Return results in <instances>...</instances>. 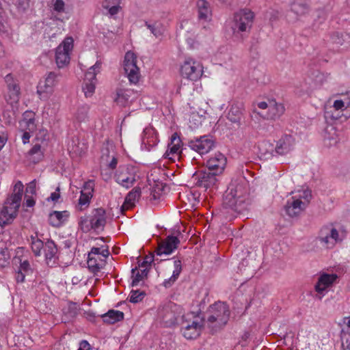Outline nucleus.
Here are the masks:
<instances>
[{
  "mask_svg": "<svg viewBox=\"0 0 350 350\" xmlns=\"http://www.w3.org/2000/svg\"><path fill=\"white\" fill-rule=\"evenodd\" d=\"M24 186L21 181L16 183L14 193L8 198L0 212V226L3 227L10 224L16 217L23 193Z\"/></svg>",
  "mask_w": 350,
  "mask_h": 350,
  "instance_id": "obj_1",
  "label": "nucleus"
},
{
  "mask_svg": "<svg viewBox=\"0 0 350 350\" xmlns=\"http://www.w3.org/2000/svg\"><path fill=\"white\" fill-rule=\"evenodd\" d=\"M230 312L227 304L218 301L210 306L206 312L207 322L213 334L225 326L230 317Z\"/></svg>",
  "mask_w": 350,
  "mask_h": 350,
  "instance_id": "obj_2",
  "label": "nucleus"
},
{
  "mask_svg": "<svg viewBox=\"0 0 350 350\" xmlns=\"http://www.w3.org/2000/svg\"><path fill=\"white\" fill-rule=\"evenodd\" d=\"M244 189L240 184H230L223 198V206L241 213L245 209Z\"/></svg>",
  "mask_w": 350,
  "mask_h": 350,
  "instance_id": "obj_3",
  "label": "nucleus"
},
{
  "mask_svg": "<svg viewBox=\"0 0 350 350\" xmlns=\"http://www.w3.org/2000/svg\"><path fill=\"white\" fill-rule=\"evenodd\" d=\"M295 138L291 135L285 134L276 142L275 146L269 142L264 141L259 146L260 153L264 156L285 155L290 152L294 146Z\"/></svg>",
  "mask_w": 350,
  "mask_h": 350,
  "instance_id": "obj_4",
  "label": "nucleus"
},
{
  "mask_svg": "<svg viewBox=\"0 0 350 350\" xmlns=\"http://www.w3.org/2000/svg\"><path fill=\"white\" fill-rule=\"evenodd\" d=\"M254 13L249 10H241L234 15L231 29L234 35L247 31L252 27Z\"/></svg>",
  "mask_w": 350,
  "mask_h": 350,
  "instance_id": "obj_5",
  "label": "nucleus"
},
{
  "mask_svg": "<svg viewBox=\"0 0 350 350\" xmlns=\"http://www.w3.org/2000/svg\"><path fill=\"white\" fill-rule=\"evenodd\" d=\"M202 64L191 58L187 59L180 67L182 77L191 81H196L202 75Z\"/></svg>",
  "mask_w": 350,
  "mask_h": 350,
  "instance_id": "obj_6",
  "label": "nucleus"
},
{
  "mask_svg": "<svg viewBox=\"0 0 350 350\" xmlns=\"http://www.w3.org/2000/svg\"><path fill=\"white\" fill-rule=\"evenodd\" d=\"M188 146L200 154H204L215 146V140L212 135H205L189 140Z\"/></svg>",
  "mask_w": 350,
  "mask_h": 350,
  "instance_id": "obj_7",
  "label": "nucleus"
},
{
  "mask_svg": "<svg viewBox=\"0 0 350 350\" xmlns=\"http://www.w3.org/2000/svg\"><path fill=\"white\" fill-rule=\"evenodd\" d=\"M217 172L202 170L195 172L191 178L197 187L207 190L217 185L218 181L217 178Z\"/></svg>",
  "mask_w": 350,
  "mask_h": 350,
  "instance_id": "obj_8",
  "label": "nucleus"
},
{
  "mask_svg": "<svg viewBox=\"0 0 350 350\" xmlns=\"http://www.w3.org/2000/svg\"><path fill=\"white\" fill-rule=\"evenodd\" d=\"M124 70L131 83L136 84L139 79V68L137 66V56L131 51L124 55Z\"/></svg>",
  "mask_w": 350,
  "mask_h": 350,
  "instance_id": "obj_9",
  "label": "nucleus"
},
{
  "mask_svg": "<svg viewBox=\"0 0 350 350\" xmlns=\"http://www.w3.org/2000/svg\"><path fill=\"white\" fill-rule=\"evenodd\" d=\"M133 170V168L128 165L120 166L115 174L116 181L126 189L131 187L136 181Z\"/></svg>",
  "mask_w": 350,
  "mask_h": 350,
  "instance_id": "obj_10",
  "label": "nucleus"
},
{
  "mask_svg": "<svg viewBox=\"0 0 350 350\" xmlns=\"http://www.w3.org/2000/svg\"><path fill=\"white\" fill-rule=\"evenodd\" d=\"M56 75L51 72L44 81H40L37 86V93L40 98L46 100L53 92V87L55 84Z\"/></svg>",
  "mask_w": 350,
  "mask_h": 350,
  "instance_id": "obj_11",
  "label": "nucleus"
},
{
  "mask_svg": "<svg viewBox=\"0 0 350 350\" xmlns=\"http://www.w3.org/2000/svg\"><path fill=\"white\" fill-rule=\"evenodd\" d=\"M180 241L174 235H168L163 241H161L154 252L157 256L163 254L169 255L177 249Z\"/></svg>",
  "mask_w": 350,
  "mask_h": 350,
  "instance_id": "obj_12",
  "label": "nucleus"
},
{
  "mask_svg": "<svg viewBox=\"0 0 350 350\" xmlns=\"http://www.w3.org/2000/svg\"><path fill=\"white\" fill-rule=\"evenodd\" d=\"M306 208V202L301 201L299 198H297L296 196H293L288 200L284 206L286 214L290 217L299 216Z\"/></svg>",
  "mask_w": 350,
  "mask_h": 350,
  "instance_id": "obj_13",
  "label": "nucleus"
},
{
  "mask_svg": "<svg viewBox=\"0 0 350 350\" xmlns=\"http://www.w3.org/2000/svg\"><path fill=\"white\" fill-rule=\"evenodd\" d=\"M138 91L131 89L118 88L116 90L115 101L122 107H126L137 98Z\"/></svg>",
  "mask_w": 350,
  "mask_h": 350,
  "instance_id": "obj_14",
  "label": "nucleus"
},
{
  "mask_svg": "<svg viewBox=\"0 0 350 350\" xmlns=\"http://www.w3.org/2000/svg\"><path fill=\"white\" fill-rule=\"evenodd\" d=\"M319 240L325 243L327 247H332L338 239V232L334 228L323 227L320 231Z\"/></svg>",
  "mask_w": 350,
  "mask_h": 350,
  "instance_id": "obj_15",
  "label": "nucleus"
},
{
  "mask_svg": "<svg viewBox=\"0 0 350 350\" xmlns=\"http://www.w3.org/2000/svg\"><path fill=\"white\" fill-rule=\"evenodd\" d=\"M244 105L242 102L233 103L228 112L227 118L238 127L241 125V121L243 116Z\"/></svg>",
  "mask_w": 350,
  "mask_h": 350,
  "instance_id": "obj_16",
  "label": "nucleus"
},
{
  "mask_svg": "<svg viewBox=\"0 0 350 350\" xmlns=\"http://www.w3.org/2000/svg\"><path fill=\"white\" fill-rule=\"evenodd\" d=\"M226 164V157L223 154L218 152L206 161L207 170L217 172L219 175L223 172Z\"/></svg>",
  "mask_w": 350,
  "mask_h": 350,
  "instance_id": "obj_17",
  "label": "nucleus"
},
{
  "mask_svg": "<svg viewBox=\"0 0 350 350\" xmlns=\"http://www.w3.org/2000/svg\"><path fill=\"white\" fill-rule=\"evenodd\" d=\"M44 252L47 265L50 267L54 266L57 263L58 257L57 256V247L53 240L48 239L44 243Z\"/></svg>",
  "mask_w": 350,
  "mask_h": 350,
  "instance_id": "obj_18",
  "label": "nucleus"
},
{
  "mask_svg": "<svg viewBox=\"0 0 350 350\" xmlns=\"http://www.w3.org/2000/svg\"><path fill=\"white\" fill-rule=\"evenodd\" d=\"M91 220L94 230H100L103 231L107 223L105 210L103 208L94 209Z\"/></svg>",
  "mask_w": 350,
  "mask_h": 350,
  "instance_id": "obj_19",
  "label": "nucleus"
},
{
  "mask_svg": "<svg viewBox=\"0 0 350 350\" xmlns=\"http://www.w3.org/2000/svg\"><path fill=\"white\" fill-rule=\"evenodd\" d=\"M181 139L178 135L177 133H174L171 137V143L168 145V148L165 152L164 156L165 158L172 159L170 155H176L177 157L180 156L183 151L185 150L186 148H182L180 150V144Z\"/></svg>",
  "mask_w": 350,
  "mask_h": 350,
  "instance_id": "obj_20",
  "label": "nucleus"
},
{
  "mask_svg": "<svg viewBox=\"0 0 350 350\" xmlns=\"http://www.w3.org/2000/svg\"><path fill=\"white\" fill-rule=\"evenodd\" d=\"M337 278L338 276L336 274L323 273L319 278L318 282L315 284L316 291L319 294L323 295V292L330 286Z\"/></svg>",
  "mask_w": 350,
  "mask_h": 350,
  "instance_id": "obj_21",
  "label": "nucleus"
},
{
  "mask_svg": "<svg viewBox=\"0 0 350 350\" xmlns=\"http://www.w3.org/2000/svg\"><path fill=\"white\" fill-rule=\"evenodd\" d=\"M69 215V212L67 211H54L49 214V223L53 227H59L64 221L67 220Z\"/></svg>",
  "mask_w": 350,
  "mask_h": 350,
  "instance_id": "obj_22",
  "label": "nucleus"
},
{
  "mask_svg": "<svg viewBox=\"0 0 350 350\" xmlns=\"http://www.w3.org/2000/svg\"><path fill=\"white\" fill-rule=\"evenodd\" d=\"M196 7L198 9V18L205 21L210 20L212 15L210 3L206 0H198Z\"/></svg>",
  "mask_w": 350,
  "mask_h": 350,
  "instance_id": "obj_23",
  "label": "nucleus"
},
{
  "mask_svg": "<svg viewBox=\"0 0 350 350\" xmlns=\"http://www.w3.org/2000/svg\"><path fill=\"white\" fill-rule=\"evenodd\" d=\"M183 335L187 339H195L200 334L201 326L196 321H193L191 324H187L183 327Z\"/></svg>",
  "mask_w": 350,
  "mask_h": 350,
  "instance_id": "obj_24",
  "label": "nucleus"
},
{
  "mask_svg": "<svg viewBox=\"0 0 350 350\" xmlns=\"http://www.w3.org/2000/svg\"><path fill=\"white\" fill-rule=\"evenodd\" d=\"M105 262V260L100 258L98 256L97 257L96 256H88V267L94 275H97L100 269L104 267Z\"/></svg>",
  "mask_w": 350,
  "mask_h": 350,
  "instance_id": "obj_25",
  "label": "nucleus"
},
{
  "mask_svg": "<svg viewBox=\"0 0 350 350\" xmlns=\"http://www.w3.org/2000/svg\"><path fill=\"white\" fill-rule=\"evenodd\" d=\"M124 314L122 312L115 310H109L107 312L100 315L104 323L114 324L124 319Z\"/></svg>",
  "mask_w": 350,
  "mask_h": 350,
  "instance_id": "obj_26",
  "label": "nucleus"
},
{
  "mask_svg": "<svg viewBox=\"0 0 350 350\" xmlns=\"http://www.w3.org/2000/svg\"><path fill=\"white\" fill-rule=\"evenodd\" d=\"M291 10L297 16H303L309 12V6L306 0H293Z\"/></svg>",
  "mask_w": 350,
  "mask_h": 350,
  "instance_id": "obj_27",
  "label": "nucleus"
},
{
  "mask_svg": "<svg viewBox=\"0 0 350 350\" xmlns=\"http://www.w3.org/2000/svg\"><path fill=\"white\" fill-rule=\"evenodd\" d=\"M142 137L143 144L153 147L157 145L158 139L155 133V131L152 127H146L143 132Z\"/></svg>",
  "mask_w": 350,
  "mask_h": 350,
  "instance_id": "obj_28",
  "label": "nucleus"
},
{
  "mask_svg": "<svg viewBox=\"0 0 350 350\" xmlns=\"http://www.w3.org/2000/svg\"><path fill=\"white\" fill-rule=\"evenodd\" d=\"M79 311V307L77 303L69 302L68 306L63 309V314L66 321H70L76 317Z\"/></svg>",
  "mask_w": 350,
  "mask_h": 350,
  "instance_id": "obj_29",
  "label": "nucleus"
},
{
  "mask_svg": "<svg viewBox=\"0 0 350 350\" xmlns=\"http://www.w3.org/2000/svg\"><path fill=\"white\" fill-rule=\"evenodd\" d=\"M141 188L139 187H134L126 196L124 204L128 207H133L135 201L140 197Z\"/></svg>",
  "mask_w": 350,
  "mask_h": 350,
  "instance_id": "obj_30",
  "label": "nucleus"
},
{
  "mask_svg": "<svg viewBox=\"0 0 350 350\" xmlns=\"http://www.w3.org/2000/svg\"><path fill=\"white\" fill-rule=\"evenodd\" d=\"M55 60L59 68H62L69 63V53L61 51V48H57Z\"/></svg>",
  "mask_w": 350,
  "mask_h": 350,
  "instance_id": "obj_31",
  "label": "nucleus"
},
{
  "mask_svg": "<svg viewBox=\"0 0 350 350\" xmlns=\"http://www.w3.org/2000/svg\"><path fill=\"white\" fill-rule=\"evenodd\" d=\"M145 25L156 38H159L163 35L165 28L163 24L160 22L157 21L153 23L146 22Z\"/></svg>",
  "mask_w": 350,
  "mask_h": 350,
  "instance_id": "obj_32",
  "label": "nucleus"
},
{
  "mask_svg": "<svg viewBox=\"0 0 350 350\" xmlns=\"http://www.w3.org/2000/svg\"><path fill=\"white\" fill-rule=\"evenodd\" d=\"M269 111L272 118H278L284 113L285 108L283 104L274 103H270Z\"/></svg>",
  "mask_w": 350,
  "mask_h": 350,
  "instance_id": "obj_33",
  "label": "nucleus"
},
{
  "mask_svg": "<svg viewBox=\"0 0 350 350\" xmlns=\"http://www.w3.org/2000/svg\"><path fill=\"white\" fill-rule=\"evenodd\" d=\"M29 154L31 157V160L34 163H38L42 159L43 152L41 150V146L38 144H35L29 151Z\"/></svg>",
  "mask_w": 350,
  "mask_h": 350,
  "instance_id": "obj_34",
  "label": "nucleus"
},
{
  "mask_svg": "<svg viewBox=\"0 0 350 350\" xmlns=\"http://www.w3.org/2000/svg\"><path fill=\"white\" fill-rule=\"evenodd\" d=\"M79 228L83 232H88L93 230L91 218L88 219V217H81L79 222Z\"/></svg>",
  "mask_w": 350,
  "mask_h": 350,
  "instance_id": "obj_35",
  "label": "nucleus"
},
{
  "mask_svg": "<svg viewBox=\"0 0 350 350\" xmlns=\"http://www.w3.org/2000/svg\"><path fill=\"white\" fill-rule=\"evenodd\" d=\"M10 253L7 247H0V267H5L9 264Z\"/></svg>",
  "mask_w": 350,
  "mask_h": 350,
  "instance_id": "obj_36",
  "label": "nucleus"
},
{
  "mask_svg": "<svg viewBox=\"0 0 350 350\" xmlns=\"http://www.w3.org/2000/svg\"><path fill=\"white\" fill-rule=\"evenodd\" d=\"M145 295L146 293L144 291H140L139 290H132L131 291L129 301L133 304L140 302L144 298Z\"/></svg>",
  "mask_w": 350,
  "mask_h": 350,
  "instance_id": "obj_37",
  "label": "nucleus"
},
{
  "mask_svg": "<svg viewBox=\"0 0 350 350\" xmlns=\"http://www.w3.org/2000/svg\"><path fill=\"white\" fill-rule=\"evenodd\" d=\"M44 247V242L37 239L36 241L31 242V250L36 256H40L41 255V251Z\"/></svg>",
  "mask_w": 350,
  "mask_h": 350,
  "instance_id": "obj_38",
  "label": "nucleus"
},
{
  "mask_svg": "<svg viewBox=\"0 0 350 350\" xmlns=\"http://www.w3.org/2000/svg\"><path fill=\"white\" fill-rule=\"evenodd\" d=\"M9 4L15 5L18 12H25L29 6L28 0H6Z\"/></svg>",
  "mask_w": 350,
  "mask_h": 350,
  "instance_id": "obj_39",
  "label": "nucleus"
},
{
  "mask_svg": "<svg viewBox=\"0 0 350 350\" xmlns=\"http://www.w3.org/2000/svg\"><path fill=\"white\" fill-rule=\"evenodd\" d=\"M95 84L96 81L83 82L82 89L86 97H90L93 95L95 91Z\"/></svg>",
  "mask_w": 350,
  "mask_h": 350,
  "instance_id": "obj_40",
  "label": "nucleus"
},
{
  "mask_svg": "<svg viewBox=\"0 0 350 350\" xmlns=\"http://www.w3.org/2000/svg\"><path fill=\"white\" fill-rule=\"evenodd\" d=\"M88 111L89 107L88 105L79 107L76 113V118L79 122L85 121L88 118Z\"/></svg>",
  "mask_w": 350,
  "mask_h": 350,
  "instance_id": "obj_41",
  "label": "nucleus"
},
{
  "mask_svg": "<svg viewBox=\"0 0 350 350\" xmlns=\"http://www.w3.org/2000/svg\"><path fill=\"white\" fill-rule=\"evenodd\" d=\"M131 278H133L131 282L133 287L137 286L139 282L144 278L142 274H140L137 267L131 269Z\"/></svg>",
  "mask_w": 350,
  "mask_h": 350,
  "instance_id": "obj_42",
  "label": "nucleus"
},
{
  "mask_svg": "<svg viewBox=\"0 0 350 350\" xmlns=\"http://www.w3.org/2000/svg\"><path fill=\"white\" fill-rule=\"evenodd\" d=\"M73 39L72 37L66 38L62 44L57 48H61V51L69 53L73 47Z\"/></svg>",
  "mask_w": 350,
  "mask_h": 350,
  "instance_id": "obj_43",
  "label": "nucleus"
},
{
  "mask_svg": "<svg viewBox=\"0 0 350 350\" xmlns=\"http://www.w3.org/2000/svg\"><path fill=\"white\" fill-rule=\"evenodd\" d=\"M92 197V193L90 192H85L84 191H81V196L79 199V205L81 206H88L90 204V199Z\"/></svg>",
  "mask_w": 350,
  "mask_h": 350,
  "instance_id": "obj_44",
  "label": "nucleus"
},
{
  "mask_svg": "<svg viewBox=\"0 0 350 350\" xmlns=\"http://www.w3.org/2000/svg\"><path fill=\"white\" fill-rule=\"evenodd\" d=\"M163 190V186L161 183H155L154 186L151 189L150 195L153 200L159 198L161 192Z\"/></svg>",
  "mask_w": 350,
  "mask_h": 350,
  "instance_id": "obj_45",
  "label": "nucleus"
},
{
  "mask_svg": "<svg viewBox=\"0 0 350 350\" xmlns=\"http://www.w3.org/2000/svg\"><path fill=\"white\" fill-rule=\"evenodd\" d=\"M349 100H336L334 101L333 107L335 110H343L349 107Z\"/></svg>",
  "mask_w": 350,
  "mask_h": 350,
  "instance_id": "obj_46",
  "label": "nucleus"
},
{
  "mask_svg": "<svg viewBox=\"0 0 350 350\" xmlns=\"http://www.w3.org/2000/svg\"><path fill=\"white\" fill-rule=\"evenodd\" d=\"M341 340L342 348L350 350V332H343L341 336Z\"/></svg>",
  "mask_w": 350,
  "mask_h": 350,
  "instance_id": "obj_47",
  "label": "nucleus"
},
{
  "mask_svg": "<svg viewBox=\"0 0 350 350\" xmlns=\"http://www.w3.org/2000/svg\"><path fill=\"white\" fill-rule=\"evenodd\" d=\"M155 260H158V258L155 259L154 254H151L150 256H146L142 262H139L138 267H147L148 266L150 267L151 265V264Z\"/></svg>",
  "mask_w": 350,
  "mask_h": 350,
  "instance_id": "obj_48",
  "label": "nucleus"
},
{
  "mask_svg": "<svg viewBox=\"0 0 350 350\" xmlns=\"http://www.w3.org/2000/svg\"><path fill=\"white\" fill-rule=\"evenodd\" d=\"M332 42L333 43H335L336 44H342L344 39H343V35L342 33L339 32H334L330 36Z\"/></svg>",
  "mask_w": 350,
  "mask_h": 350,
  "instance_id": "obj_49",
  "label": "nucleus"
},
{
  "mask_svg": "<svg viewBox=\"0 0 350 350\" xmlns=\"http://www.w3.org/2000/svg\"><path fill=\"white\" fill-rule=\"evenodd\" d=\"M8 88L9 90L10 94V96L11 98L14 96L17 97L18 96L20 88L16 83H9V86L8 87Z\"/></svg>",
  "mask_w": 350,
  "mask_h": 350,
  "instance_id": "obj_50",
  "label": "nucleus"
},
{
  "mask_svg": "<svg viewBox=\"0 0 350 350\" xmlns=\"http://www.w3.org/2000/svg\"><path fill=\"white\" fill-rule=\"evenodd\" d=\"M96 74L93 70H90V69L85 75V79L83 82L86 81H96Z\"/></svg>",
  "mask_w": 350,
  "mask_h": 350,
  "instance_id": "obj_51",
  "label": "nucleus"
},
{
  "mask_svg": "<svg viewBox=\"0 0 350 350\" xmlns=\"http://www.w3.org/2000/svg\"><path fill=\"white\" fill-rule=\"evenodd\" d=\"M179 275H175L174 273H172V275L167 280H165L163 282V286L165 288L170 287L178 278Z\"/></svg>",
  "mask_w": 350,
  "mask_h": 350,
  "instance_id": "obj_52",
  "label": "nucleus"
},
{
  "mask_svg": "<svg viewBox=\"0 0 350 350\" xmlns=\"http://www.w3.org/2000/svg\"><path fill=\"white\" fill-rule=\"evenodd\" d=\"M311 198H312L311 191L307 189V190H304L302 191V193L299 194L297 198H299L300 200L301 198H304L306 201V204L307 205L309 203Z\"/></svg>",
  "mask_w": 350,
  "mask_h": 350,
  "instance_id": "obj_53",
  "label": "nucleus"
},
{
  "mask_svg": "<svg viewBox=\"0 0 350 350\" xmlns=\"http://www.w3.org/2000/svg\"><path fill=\"white\" fill-rule=\"evenodd\" d=\"M64 5L65 3L63 0H56L53 5V9L56 12H62L64 10Z\"/></svg>",
  "mask_w": 350,
  "mask_h": 350,
  "instance_id": "obj_54",
  "label": "nucleus"
},
{
  "mask_svg": "<svg viewBox=\"0 0 350 350\" xmlns=\"http://www.w3.org/2000/svg\"><path fill=\"white\" fill-rule=\"evenodd\" d=\"M94 184L93 180H88L87 182H85L83 187L84 191L90 192V193H92L94 190Z\"/></svg>",
  "mask_w": 350,
  "mask_h": 350,
  "instance_id": "obj_55",
  "label": "nucleus"
},
{
  "mask_svg": "<svg viewBox=\"0 0 350 350\" xmlns=\"http://www.w3.org/2000/svg\"><path fill=\"white\" fill-rule=\"evenodd\" d=\"M174 270L173 271V273L175 275H180L181 271H182V265H181V260H175L174 262Z\"/></svg>",
  "mask_w": 350,
  "mask_h": 350,
  "instance_id": "obj_56",
  "label": "nucleus"
},
{
  "mask_svg": "<svg viewBox=\"0 0 350 350\" xmlns=\"http://www.w3.org/2000/svg\"><path fill=\"white\" fill-rule=\"evenodd\" d=\"M24 123L27 126V129L29 131L28 132H33L36 130V125L35 124V120L30 118L29 122H25Z\"/></svg>",
  "mask_w": 350,
  "mask_h": 350,
  "instance_id": "obj_57",
  "label": "nucleus"
},
{
  "mask_svg": "<svg viewBox=\"0 0 350 350\" xmlns=\"http://www.w3.org/2000/svg\"><path fill=\"white\" fill-rule=\"evenodd\" d=\"M26 193L31 195L36 193V181L33 180L29 183L26 188Z\"/></svg>",
  "mask_w": 350,
  "mask_h": 350,
  "instance_id": "obj_58",
  "label": "nucleus"
},
{
  "mask_svg": "<svg viewBox=\"0 0 350 350\" xmlns=\"http://www.w3.org/2000/svg\"><path fill=\"white\" fill-rule=\"evenodd\" d=\"M59 187H57L56 189V191L51 193L50 197H49L47 198V200L57 202L58 200V199L60 198V194H59Z\"/></svg>",
  "mask_w": 350,
  "mask_h": 350,
  "instance_id": "obj_59",
  "label": "nucleus"
},
{
  "mask_svg": "<svg viewBox=\"0 0 350 350\" xmlns=\"http://www.w3.org/2000/svg\"><path fill=\"white\" fill-rule=\"evenodd\" d=\"M105 7L109 9V12L111 15H115L118 12L120 9V5H105Z\"/></svg>",
  "mask_w": 350,
  "mask_h": 350,
  "instance_id": "obj_60",
  "label": "nucleus"
},
{
  "mask_svg": "<svg viewBox=\"0 0 350 350\" xmlns=\"http://www.w3.org/2000/svg\"><path fill=\"white\" fill-rule=\"evenodd\" d=\"M101 66H102V62L100 61H97L94 65L92 66L90 68V70H93L94 72H96V74L97 75L98 73L100 72V69H101Z\"/></svg>",
  "mask_w": 350,
  "mask_h": 350,
  "instance_id": "obj_61",
  "label": "nucleus"
},
{
  "mask_svg": "<svg viewBox=\"0 0 350 350\" xmlns=\"http://www.w3.org/2000/svg\"><path fill=\"white\" fill-rule=\"evenodd\" d=\"M34 116H35V114L32 111H25L23 114V122H29L30 118L35 120Z\"/></svg>",
  "mask_w": 350,
  "mask_h": 350,
  "instance_id": "obj_62",
  "label": "nucleus"
},
{
  "mask_svg": "<svg viewBox=\"0 0 350 350\" xmlns=\"http://www.w3.org/2000/svg\"><path fill=\"white\" fill-rule=\"evenodd\" d=\"M78 350H91V347L87 340H82L80 342Z\"/></svg>",
  "mask_w": 350,
  "mask_h": 350,
  "instance_id": "obj_63",
  "label": "nucleus"
},
{
  "mask_svg": "<svg viewBox=\"0 0 350 350\" xmlns=\"http://www.w3.org/2000/svg\"><path fill=\"white\" fill-rule=\"evenodd\" d=\"M30 268V265L28 260H24L21 263L19 270L21 271H27Z\"/></svg>",
  "mask_w": 350,
  "mask_h": 350,
  "instance_id": "obj_64",
  "label": "nucleus"
}]
</instances>
